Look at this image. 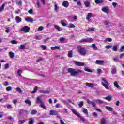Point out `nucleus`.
<instances>
[{"mask_svg": "<svg viewBox=\"0 0 124 124\" xmlns=\"http://www.w3.org/2000/svg\"><path fill=\"white\" fill-rule=\"evenodd\" d=\"M54 7H55L54 10L56 11V12H58L59 9V6H58V5H57V4H55L54 5Z\"/></svg>", "mask_w": 124, "mask_h": 124, "instance_id": "nucleus-37", "label": "nucleus"}, {"mask_svg": "<svg viewBox=\"0 0 124 124\" xmlns=\"http://www.w3.org/2000/svg\"><path fill=\"white\" fill-rule=\"evenodd\" d=\"M83 105H84V102L83 101H81L79 104L78 106L80 108L82 107Z\"/></svg>", "mask_w": 124, "mask_h": 124, "instance_id": "nucleus-50", "label": "nucleus"}, {"mask_svg": "<svg viewBox=\"0 0 124 124\" xmlns=\"http://www.w3.org/2000/svg\"><path fill=\"white\" fill-rule=\"evenodd\" d=\"M61 24L63 27H67V24L64 23V20H62Z\"/></svg>", "mask_w": 124, "mask_h": 124, "instance_id": "nucleus-34", "label": "nucleus"}, {"mask_svg": "<svg viewBox=\"0 0 124 124\" xmlns=\"http://www.w3.org/2000/svg\"><path fill=\"white\" fill-rule=\"evenodd\" d=\"M84 70L85 71H87V72H93V71L91 70V69L88 68L87 67H85L84 68Z\"/></svg>", "mask_w": 124, "mask_h": 124, "instance_id": "nucleus-42", "label": "nucleus"}, {"mask_svg": "<svg viewBox=\"0 0 124 124\" xmlns=\"http://www.w3.org/2000/svg\"><path fill=\"white\" fill-rule=\"evenodd\" d=\"M10 58H11V59H13L14 58V53L12 51L10 52Z\"/></svg>", "mask_w": 124, "mask_h": 124, "instance_id": "nucleus-39", "label": "nucleus"}, {"mask_svg": "<svg viewBox=\"0 0 124 124\" xmlns=\"http://www.w3.org/2000/svg\"><path fill=\"white\" fill-rule=\"evenodd\" d=\"M112 38H107L105 39V41H108V42H111L112 41Z\"/></svg>", "mask_w": 124, "mask_h": 124, "instance_id": "nucleus-43", "label": "nucleus"}, {"mask_svg": "<svg viewBox=\"0 0 124 124\" xmlns=\"http://www.w3.org/2000/svg\"><path fill=\"white\" fill-rule=\"evenodd\" d=\"M54 28L58 31H60V29H61V27H60V26L57 25H54Z\"/></svg>", "mask_w": 124, "mask_h": 124, "instance_id": "nucleus-54", "label": "nucleus"}, {"mask_svg": "<svg viewBox=\"0 0 124 124\" xmlns=\"http://www.w3.org/2000/svg\"><path fill=\"white\" fill-rule=\"evenodd\" d=\"M117 48H118V45H115L113 46V47L112 48L113 51H114V52H117V51H118V50L117 49Z\"/></svg>", "mask_w": 124, "mask_h": 124, "instance_id": "nucleus-32", "label": "nucleus"}, {"mask_svg": "<svg viewBox=\"0 0 124 124\" xmlns=\"http://www.w3.org/2000/svg\"><path fill=\"white\" fill-rule=\"evenodd\" d=\"M91 105H92V106L93 107H95V106H96V105L95 104V102H92L91 103Z\"/></svg>", "mask_w": 124, "mask_h": 124, "instance_id": "nucleus-61", "label": "nucleus"}, {"mask_svg": "<svg viewBox=\"0 0 124 124\" xmlns=\"http://www.w3.org/2000/svg\"><path fill=\"white\" fill-rule=\"evenodd\" d=\"M105 108L107 110H108V111H110L111 112H112V111H113V108H112L111 107L106 106Z\"/></svg>", "mask_w": 124, "mask_h": 124, "instance_id": "nucleus-27", "label": "nucleus"}, {"mask_svg": "<svg viewBox=\"0 0 124 124\" xmlns=\"http://www.w3.org/2000/svg\"><path fill=\"white\" fill-rule=\"evenodd\" d=\"M4 6H5V3H3L1 7H0V12H2V11H3L4 9Z\"/></svg>", "mask_w": 124, "mask_h": 124, "instance_id": "nucleus-28", "label": "nucleus"}, {"mask_svg": "<svg viewBox=\"0 0 124 124\" xmlns=\"http://www.w3.org/2000/svg\"><path fill=\"white\" fill-rule=\"evenodd\" d=\"M31 115H35V114L37 113V111L33 109L32 110V112H31Z\"/></svg>", "mask_w": 124, "mask_h": 124, "instance_id": "nucleus-44", "label": "nucleus"}, {"mask_svg": "<svg viewBox=\"0 0 124 124\" xmlns=\"http://www.w3.org/2000/svg\"><path fill=\"white\" fill-rule=\"evenodd\" d=\"M95 102L97 104H102L103 103H104V101H103V100H101V99H96L95 100Z\"/></svg>", "mask_w": 124, "mask_h": 124, "instance_id": "nucleus-16", "label": "nucleus"}, {"mask_svg": "<svg viewBox=\"0 0 124 124\" xmlns=\"http://www.w3.org/2000/svg\"><path fill=\"white\" fill-rule=\"evenodd\" d=\"M44 29V27L43 26H40L38 28V31H42Z\"/></svg>", "mask_w": 124, "mask_h": 124, "instance_id": "nucleus-60", "label": "nucleus"}, {"mask_svg": "<svg viewBox=\"0 0 124 124\" xmlns=\"http://www.w3.org/2000/svg\"><path fill=\"white\" fill-rule=\"evenodd\" d=\"M104 1H103V0H95V2L97 4H99V3H103Z\"/></svg>", "mask_w": 124, "mask_h": 124, "instance_id": "nucleus-29", "label": "nucleus"}, {"mask_svg": "<svg viewBox=\"0 0 124 124\" xmlns=\"http://www.w3.org/2000/svg\"><path fill=\"white\" fill-rule=\"evenodd\" d=\"M112 47H113L112 46L107 45L106 46L105 48H106V49H110V48H112Z\"/></svg>", "mask_w": 124, "mask_h": 124, "instance_id": "nucleus-53", "label": "nucleus"}, {"mask_svg": "<svg viewBox=\"0 0 124 124\" xmlns=\"http://www.w3.org/2000/svg\"><path fill=\"white\" fill-rule=\"evenodd\" d=\"M41 48H42L43 50H46L47 46L45 45H41Z\"/></svg>", "mask_w": 124, "mask_h": 124, "instance_id": "nucleus-45", "label": "nucleus"}, {"mask_svg": "<svg viewBox=\"0 0 124 124\" xmlns=\"http://www.w3.org/2000/svg\"><path fill=\"white\" fill-rule=\"evenodd\" d=\"M93 17V14L92 13H89L87 14L86 16V20H88L89 21H91V18Z\"/></svg>", "mask_w": 124, "mask_h": 124, "instance_id": "nucleus-10", "label": "nucleus"}, {"mask_svg": "<svg viewBox=\"0 0 124 124\" xmlns=\"http://www.w3.org/2000/svg\"><path fill=\"white\" fill-rule=\"evenodd\" d=\"M11 90H12V87L11 86H8L6 88V90L7 91H11Z\"/></svg>", "mask_w": 124, "mask_h": 124, "instance_id": "nucleus-57", "label": "nucleus"}, {"mask_svg": "<svg viewBox=\"0 0 124 124\" xmlns=\"http://www.w3.org/2000/svg\"><path fill=\"white\" fill-rule=\"evenodd\" d=\"M114 87H116V88H120V86L119 85V83H118V81H116L114 83Z\"/></svg>", "mask_w": 124, "mask_h": 124, "instance_id": "nucleus-38", "label": "nucleus"}, {"mask_svg": "<svg viewBox=\"0 0 124 124\" xmlns=\"http://www.w3.org/2000/svg\"><path fill=\"white\" fill-rule=\"evenodd\" d=\"M62 5L63 6H64V7H68L69 5V3H68V2L67 1H64L62 2Z\"/></svg>", "mask_w": 124, "mask_h": 124, "instance_id": "nucleus-12", "label": "nucleus"}, {"mask_svg": "<svg viewBox=\"0 0 124 124\" xmlns=\"http://www.w3.org/2000/svg\"><path fill=\"white\" fill-rule=\"evenodd\" d=\"M40 93H45V94H48L50 93V90H40Z\"/></svg>", "mask_w": 124, "mask_h": 124, "instance_id": "nucleus-15", "label": "nucleus"}, {"mask_svg": "<svg viewBox=\"0 0 124 124\" xmlns=\"http://www.w3.org/2000/svg\"><path fill=\"white\" fill-rule=\"evenodd\" d=\"M16 91L17 92H19V93L22 92V90H21V88H20V87L16 88Z\"/></svg>", "mask_w": 124, "mask_h": 124, "instance_id": "nucleus-59", "label": "nucleus"}, {"mask_svg": "<svg viewBox=\"0 0 124 124\" xmlns=\"http://www.w3.org/2000/svg\"><path fill=\"white\" fill-rule=\"evenodd\" d=\"M102 11H103V12H105V13H107V14H108V13H109V7H103L102 9H101Z\"/></svg>", "mask_w": 124, "mask_h": 124, "instance_id": "nucleus-8", "label": "nucleus"}, {"mask_svg": "<svg viewBox=\"0 0 124 124\" xmlns=\"http://www.w3.org/2000/svg\"><path fill=\"white\" fill-rule=\"evenodd\" d=\"M100 124H106V119L105 117L101 119Z\"/></svg>", "mask_w": 124, "mask_h": 124, "instance_id": "nucleus-20", "label": "nucleus"}, {"mask_svg": "<svg viewBox=\"0 0 124 124\" xmlns=\"http://www.w3.org/2000/svg\"><path fill=\"white\" fill-rule=\"evenodd\" d=\"M49 114L50 116H58V112L54 110H50L49 111Z\"/></svg>", "mask_w": 124, "mask_h": 124, "instance_id": "nucleus-7", "label": "nucleus"}, {"mask_svg": "<svg viewBox=\"0 0 124 124\" xmlns=\"http://www.w3.org/2000/svg\"><path fill=\"white\" fill-rule=\"evenodd\" d=\"M42 96H39L37 97L36 103H40L41 104L43 102H42V100L41 99V97Z\"/></svg>", "mask_w": 124, "mask_h": 124, "instance_id": "nucleus-11", "label": "nucleus"}, {"mask_svg": "<svg viewBox=\"0 0 124 124\" xmlns=\"http://www.w3.org/2000/svg\"><path fill=\"white\" fill-rule=\"evenodd\" d=\"M72 112L73 114L76 115V116H77L78 117H80V113L79 112H77V111L75 110V109H72Z\"/></svg>", "mask_w": 124, "mask_h": 124, "instance_id": "nucleus-18", "label": "nucleus"}, {"mask_svg": "<svg viewBox=\"0 0 124 124\" xmlns=\"http://www.w3.org/2000/svg\"><path fill=\"white\" fill-rule=\"evenodd\" d=\"M5 69H8L9 68V64L6 63L4 65Z\"/></svg>", "mask_w": 124, "mask_h": 124, "instance_id": "nucleus-52", "label": "nucleus"}, {"mask_svg": "<svg viewBox=\"0 0 124 124\" xmlns=\"http://www.w3.org/2000/svg\"><path fill=\"white\" fill-rule=\"evenodd\" d=\"M105 62L103 60H97L95 62L96 64H99V65H103L104 64Z\"/></svg>", "mask_w": 124, "mask_h": 124, "instance_id": "nucleus-6", "label": "nucleus"}, {"mask_svg": "<svg viewBox=\"0 0 124 124\" xmlns=\"http://www.w3.org/2000/svg\"><path fill=\"white\" fill-rule=\"evenodd\" d=\"M67 70L69 73H70L71 76H77L79 73H82V70L80 69L76 71L75 69L69 68Z\"/></svg>", "mask_w": 124, "mask_h": 124, "instance_id": "nucleus-1", "label": "nucleus"}, {"mask_svg": "<svg viewBox=\"0 0 124 124\" xmlns=\"http://www.w3.org/2000/svg\"><path fill=\"white\" fill-rule=\"evenodd\" d=\"M37 6L38 8H39L40 7V3H39V1H37Z\"/></svg>", "mask_w": 124, "mask_h": 124, "instance_id": "nucleus-62", "label": "nucleus"}, {"mask_svg": "<svg viewBox=\"0 0 124 124\" xmlns=\"http://www.w3.org/2000/svg\"><path fill=\"white\" fill-rule=\"evenodd\" d=\"M94 39L92 38H83L82 39L79 41V42L80 43H91L93 42V41Z\"/></svg>", "mask_w": 124, "mask_h": 124, "instance_id": "nucleus-4", "label": "nucleus"}, {"mask_svg": "<svg viewBox=\"0 0 124 124\" xmlns=\"http://www.w3.org/2000/svg\"><path fill=\"white\" fill-rule=\"evenodd\" d=\"M10 31V28L9 27H6V30L5 32H7V33H8L9 31Z\"/></svg>", "mask_w": 124, "mask_h": 124, "instance_id": "nucleus-47", "label": "nucleus"}, {"mask_svg": "<svg viewBox=\"0 0 124 124\" xmlns=\"http://www.w3.org/2000/svg\"><path fill=\"white\" fill-rule=\"evenodd\" d=\"M16 20L17 24L19 23H21V22H22V18H20L19 16H16Z\"/></svg>", "mask_w": 124, "mask_h": 124, "instance_id": "nucleus-21", "label": "nucleus"}, {"mask_svg": "<svg viewBox=\"0 0 124 124\" xmlns=\"http://www.w3.org/2000/svg\"><path fill=\"white\" fill-rule=\"evenodd\" d=\"M26 47V45H21L20 46H19V49L20 50H24V49H25Z\"/></svg>", "mask_w": 124, "mask_h": 124, "instance_id": "nucleus-33", "label": "nucleus"}, {"mask_svg": "<svg viewBox=\"0 0 124 124\" xmlns=\"http://www.w3.org/2000/svg\"><path fill=\"white\" fill-rule=\"evenodd\" d=\"M111 73L112 74H116V73H117V69L116 68V66H113L112 67Z\"/></svg>", "mask_w": 124, "mask_h": 124, "instance_id": "nucleus-14", "label": "nucleus"}, {"mask_svg": "<svg viewBox=\"0 0 124 124\" xmlns=\"http://www.w3.org/2000/svg\"><path fill=\"white\" fill-rule=\"evenodd\" d=\"M17 99L13 100V103L15 104V106H16V103H17Z\"/></svg>", "mask_w": 124, "mask_h": 124, "instance_id": "nucleus-55", "label": "nucleus"}, {"mask_svg": "<svg viewBox=\"0 0 124 124\" xmlns=\"http://www.w3.org/2000/svg\"><path fill=\"white\" fill-rule=\"evenodd\" d=\"M124 51V46H122L120 49V52H123Z\"/></svg>", "mask_w": 124, "mask_h": 124, "instance_id": "nucleus-58", "label": "nucleus"}, {"mask_svg": "<svg viewBox=\"0 0 124 124\" xmlns=\"http://www.w3.org/2000/svg\"><path fill=\"white\" fill-rule=\"evenodd\" d=\"M11 43H12V44H17L18 43V42L15 40H13L11 41Z\"/></svg>", "mask_w": 124, "mask_h": 124, "instance_id": "nucleus-48", "label": "nucleus"}, {"mask_svg": "<svg viewBox=\"0 0 124 124\" xmlns=\"http://www.w3.org/2000/svg\"><path fill=\"white\" fill-rule=\"evenodd\" d=\"M26 122V120H19V124H24Z\"/></svg>", "mask_w": 124, "mask_h": 124, "instance_id": "nucleus-63", "label": "nucleus"}, {"mask_svg": "<svg viewBox=\"0 0 124 124\" xmlns=\"http://www.w3.org/2000/svg\"><path fill=\"white\" fill-rule=\"evenodd\" d=\"M23 2L22 0H18L16 1V3L17 5H22Z\"/></svg>", "mask_w": 124, "mask_h": 124, "instance_id": "nucleus-41", "label": "nucleus"}, {"mask_svg": "<svg viewBox=\"0 0 124 124\" xmlns=\"http://www.w3.org/2000/svg\"><path fill=\"white\" fill-rule=\"evenodd\" d=\"M25 102L26 103V104H28L29 106H31V100H30L29 99L25 100Z\"/></svg>", "mask_w": 124, "mask_h": 124, "instance_id": "nucleus-25", "label": "nucleus"}, {"mask_svg": "<svg viewBox=\"0 0 124 124\" xmlns=\"http://www.w3.org/2000/svg\"><path fill=\"white\" fill-rule=\"evenodd\" d=\"M68 28H75V25L74 24L71 23L69 24V26H68Z\"/></svg>", "mask_w": 124, "mask_h": 124, "instance_id": "nucleus-46", "label": "nucleus"}, {"mask_svg": "<svg viewBox=\"0 0 124 124\" xmlns=\"http://www.w3.org/2000/svg\"><path fill=\"white\" fill-rule=\"evenodd\" d=\"M82 110L83 113H84L87 116L89 115V111H88V109H87V108H82Z\"/></svg>", "mask_w": 124, "mask_h": 124, "instance_id": "nucleus-13", "label": "nucleus"}, {"mask_svg": "<svg viewBox=\"0 0 124 124\" xmlns=\"http://www.w3.org/2000/svg\"><path fill=\"white\" fill-rule=\"evenodd\" d=\"M40 106L43 108V109H44L45 110H46L47 108H46V107L45 106V105H44V103H41V104H40Z\"/></svg>", "mask_w": 124, "mask_h": 124, "instance_id": "nucleus-30", "label": "nucleus"}, {"mask_svg": "<svg viewBox=\"0 0 124 124\" xmlns=\"http://www.w3.org/2000/svg\"><path fill=\"white\" fill-rule=\"evenodd\" d=\"M113 60L114 62H119V58L118 56H116Z\"/></svg>", "mask_w": 124, "mask_h": 124, "instance_id": "nucleus-56", "label": "nucleus"}, {"mask_svg": "<svg viewBox=\"0 0 124 124\" xmlns=\"http://www.w3.org/2000/svg\"><path fill=\"white\" fill-rule=\"evenodd\" d=\"M84 4L86 7H90V5H91V3L89 1H85L84 2Z\"/></svg>", "mask_w": 124, "mask_h": 124, "instance_id": "nucleus-23", "label": "nucleus"}, {"mask_svg": "<svg viewBox=\"0 0 124 124\" xmlns=\"http://www.w3.org/2000/svg\"><path fill=\"white\" fill-rule=\"evenodd\" d=\"M30 28L28 26H24L23 28L21 29V31H24V32H29L30 31Z\"/></svg>", "mask_w": 124, "mask_h": 124, "instance_id": "nucleus-5", "label": "nucleus"}, {"mask_svg": "<svg viewBox=\"0 0 124 124\" xmlns=\"http://www.w3.org/2000/svg\"><path fill=\"white\" fill-rule=\"evenodd\" d=\"M78 118H80L81 121H82V122H85V118L82 117V116H81V115H80V116L78 117Z\"/></svg>", "mask_w": 124, "mask_h": 124, "instance_id": "nucleus-49", "label": "nucleus"}, {"mask_svg": "<svg viewBox=\"0 0 124 124\" xmlns=\"http://www.w3.org/2000/svg\"><path fill=\"white\" fill-rule=\"evenodd\" d=\"M102 85L107 90H109V86H110V83L106 80V79L103 78L101 79Z\"/></svg>", "mask_w": 124, "mask_h": 124, "instance_id": "nucleus-3", "label": "nucleus"}, {"mask_svg": "<svg viewBox=\"0 0 124 124\" xmlns=\"http://www.w3.org/2000/svg\"><path fill=\"white\" fill-rule=\"evenodd\" d=\"M95 29L94 28H89L87 31H94Z\"/></svg>", "mask_w": 124, "mask_h": 124, "instance_id": "nucleus-40", "label": "nucleus"}, {"mask_svg": "<svg viewBox=\"0 0 124 124\" xmlns=\"http://www.w3.org/2000/svg\"><path fill=\"white\" fill-rule=\"evenodd\" d=\"M78 52L81 55V56H86L87 53V50L85 49V48L82 47L81 46H78Z\"/></svg>", "mask_w": 124, "mask_h": 124, "instance_id": "nucleus-2", "label": "nucleus"}, {"mask_svg": "<svg viewBox=\"0 0 124 124\" xmlns=\"http://www.w3.org/2000/svg\"><path fill=\"white\" fill-rule=\"evenodd\" d=\"M75 64L78 65V66H84L85 65V63L78 61L75 62Z\"/></svg>", "mask_w": 124, "mask_h": 124, "instance_id": "nucleus-9", "label": "nucleus"}, {"mask_svg": "<svg viewBox=\"0 0 124 124\" xmlns=\"http://www.w3.org/2000/svg\"><path fill=\"white\" fill-rule=\"evenodd\" d=\"M124 53L120 54V59H122V58H124Z\"/></svg>", "mask_w": 124, "mask_h": 124, "instance_id": "nucleus-64", "label": "nucleus"}, {"mask_svg": "<svg viewBox=\"0 0 124 124\" xmlns=\"http://www.w3.org/2000/svg\"><path fill=\"white\" fill-rule=\"evenodd\" d=\"M37 90H38V87L37 86H35L34 90L31 91V93H35V92H37Z\"/></svg>", "mask_w": 124, "mask_h": 124, "instance_id": "nucleus-31", "label": "nucleus"}, {"mask_svg": "<svg viewBox=\"0 0 124 124\" xmlns=\"http://www.w3.org/2000/svg\"><path fill=\"white\" fill-rule=\"evenodd\" d=\"M90 48H93V50H95V51H97V50H98L97 46H95V44H92V46H90Z\"/></svg>", "mask_w": 124, "mask_h": 124, "instance_id": "nucleus-17", "label": "nucleus"}, {"mask_svg": "<svg viewBox=\"0 0 124 124\" xmlns=\"http://www.w3.org/2000/svg\"><path fill=\"white\" fill-rule=\"evenodd\" d=\"M25 21L26 22H29L30 23H31L32 22H33V19L31 17H27L25 18Z\"/></svg>", "mask_w": 124, "mask_h": 124, "instance_id": "nucleus-19", "label": "nucleus"}, {"mask_svg": "<svg viewBox=\"0 0 124 124\" xmlns=\"http://www.w3.org/2000/svg\"><path fill=\"white\" fill-rule=\"evenodd\" d=\"M68 56L69 58H72V57H73V51H72V50H70L68 52Z\"/></svg>", "mask_w": 124, "mask_h": 124, "instance_id": "nucleus-22", "label": "nucleus"}, {"mask_svg": "<svg viewBox=\"0 0 124 124\" xmlns=\"http://www.w3.org/2000/svg\"><path fill=\"white\" fill-rule=\"evenodd\" d=\"M60 42H63L65 40V38L61 37L59 39Z\"/></svg>", "mask_w": 124, "mask_h": 124, "instance_id": "nucleus-51", "label": "nucleus"}, {"mask_svg": "<svg viewBox=\"0 0 124 124\" xmlns=\"http://www.w3.org/2000/svg\"><path fill=\"white\" fill-rule=\"evenodd\" d=\"M60 49H61V48H60L59 46H52L51 47V49L52 50H60Z\"/></svg>", "mask_w": 124, "mask_h": 124, "instance_id": "nucleus-24", "label": "nucleus"}, {"mask_svg": "<svg viewBox=\"0 0 124 124\" xmlns=\"http://www.w3.org/2000/svg\"><path fill=\"white\" fill-rule=\"evenodd\" d=\"M28 124H33V118H30L29 119Z\"/></svg>", "mask_w": 124, "mask_h": 124, "instance_id": "nucleus-35", "label": "nucleus"}, {"mask_svg": "<svg viewBox=\"0 0 124 124\" xmlns=\"http://www.w3.org/2000/svg\"><path fill=\"white\" fill-rule=\"evenodd\" d=\"M86 85L87 87H90V88L94 87V85L93 83H86Z\"/></svg>", "mask_w": 124, "mask_h": 124, "instance_id": "nucleus-26", "label": "nucleus"}, {"mask_svg": "<svg viewBox=\"0 0 124 124\" xmlns=\"http://www.w3.org/2000/svg\"><path fill=\"white\" fill-rule=\"evenodd\" d=\"M105 99H106V100H108V101H110V100H111V99H112V96H108L105 97Z\"/></svg>", "mask_w": 124, "mask_h": 124, "instance_id": "nucleus-36", "label": "nucleus"}]
</instances>
